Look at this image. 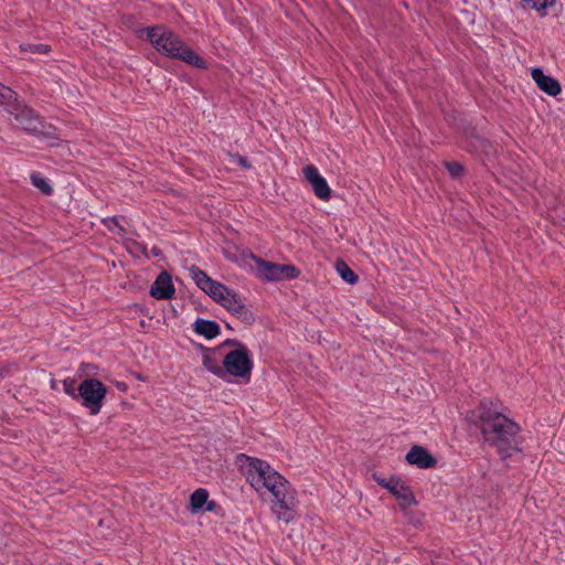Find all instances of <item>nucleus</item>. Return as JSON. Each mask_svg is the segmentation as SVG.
<instances>
[{
    "label": "nucleus",
    "mask_w": 565,
    "mask_h": 565,
    "mask_svg": "<svg viewBox=\"0 0 565 565\" xmlns=\"http://www.w3.org/2000/svg\"><path fill=\"white\" fill-rule=\"evenodd\" d=\"M203 365L211 373L217 375L221 379H224V370L222 365H220L218 361L212 356L211 351L206 350L203 354Z\"/></svg>",
    "instance_id": "obj_17"
},
{
    "label": "nucleus",
    "mask_w": 565,
    "mask_h": 565,
    "mask_svg": "<svg viewBox=\"0 0 565 565\" xmlns=\"http://www.w3.org/2000/svg\"><path fill=\"white\" fill-rule=\"evenodd\" d=\"M206 511H213L216 507V503L214 501H207L206 503Z\"/></svg>",
    "instance_id": "obj_28"
},
{
    "label": "nucleus",
    "mask_w": 565,
    "mask_h": 565,
    "mask_svg": "<svg viewBox=\"0 0 565 565\" xmlns=\"http://www.w3.org/2000/svg\"><path fill=\"white\" fill-rule=\"evenodd\" d=\"M373 479L383 488H385V484H387V479L381 477L379 473H373Z\"/></svg>",
    "instance_id": "obj_27"
},
{
    "label": "nucleus",
    "mask_w": 565,
    "mask_h": 565,
    "mask_svg": "<svg viewBox=\"0 0 565 565\" xmlns=\"http://www.w3.org/2000/svg\"><path fill=\"white\" fill-rule=\"evenodd\" d=\"M31 182L35 188H38L42 193L46 195H50L53 192V189L47 180L43 178L39 172H33L31 174Z\"/></svg>",
    "instance_id": "obj_21"
},
{
    "label": "nucleus",
    "mask_w": 565,
    "mask_h": 565,
    "mask_svg": "<svg viewBox=\"0 0 565 565\" xmlns=\"http://www.w3.org/2000/svg\"><path fill=\"white\" fill-rule=\"evenodd\" d=\"M271 476L274 478L273 481L264 486V494L266 492L271 494V511L278 520L289 523L297 515L298 501L296 500L295 491L288 480L279 472Z\"/></svg>",
    "instance_id": "obj_4"
},
{
    "label": "nucleus",
    "mask_w": 565,
    "mask_h": 565,
    "mask_svg": "<svg viewBox=\"0 0 565 565\" xmlns=\"http://www.w3.org/2000/svg\"><path fill=\"white\" fill-rule=\"evenodd\" d=\"M232 159H233L232 160L233 162H237L242 168H244V169L249 168V163L246 158L241 157V156H232Z\"/></svg>",
    "instance_id": "obj_26"
},
{
    "label": "nucleus",
    "mask_w": 565,
    "mask_h": 565,
    "mask_svg": "<svg viewBox=\"0 0 565 565\" xmlns=\"http://www.w3.org/2000/svg\"><path fill=\"white\" fill-rule=\"evenodd\" d=\"M9 113L14 114L15 120L29 134L35 136H40L43 134V125L40 118L34 114L32 109L14 105L12 109H9Z\"/></svg>",
    "instance_id": "obj_10"
},
{
    "label": "nucleus",
    "mask_w": 565,
    "mask_h": 565,
    "mask_svg": "<svg viewBox=\"0 0 565 565\" xmlns=\"http://www.w3.org/2000/svg\"><path fill=\"white\" fill-rule=\"evenodd\" d=\"M335 270L339 276L348 284L353 285L358 281V276L353 273V270L347 265L343 260H338L335 263Z\"/></svg>",
    "instance_id": "obj_19"
},
{
    "label": "nucleus",
    "mask_w": 565,
    "mask_h": 565,
    "mask_svg": "<svg viewBox=\"0 0 565 565\" xmlns=\"http://www.w3.org/2000/svg\"><path fill=\"white\" fill-rule=\"evenodd\" d=\"M110 222L114 224L116 228H118L117 233L122 232V227L118 224L117 218H111Z\"/></svg>",
    "instance_id": "obj_29"
},
{
    "label": "nucleus",
    "mask_w": 565,
    "mask_h": 565,
    "mask_svg": "<svg viewBox=\"0 0 565 565\" xmlns=\"http://www.w3.org/2000/svg\"><path fill=\"white\" fill-rule=\"evenodd\" d=\"M531 75L539 88L550 96H556L561 93L559 83L554 77L545 75L541 68H533Z\"/></svg>",
    "instance_id": "obj_13"
},
{
    "label": "nucleus",
    "mask_w": 565,
    "mask_h": 565,
    "mask_svg": "<svg viewBox=\"0 0 565 565\" xmlns=\"http://www.w3.org/2000/svg\"><path fill=\"white\" fill-rule=\"evenodd\" d=\"M406 460L408 463L422 469L433 468L437 462L436 459L420 446H413L406 455Z\"/></svg>",
    "instance_id": "obj_15"
},
{
    "label": "nucleus",
    "mask_w": 565,
    "mask_h": 565,
    "mask_svg": "<svg viewBox=\"0 0 565 565\" xmlns=\"http://www.w3.org/2000/svg\"><path fill=\"white\" fill-rule=\"evenodd\" d=\"M209 499V492L203 489H196L190 497V504L192 512H196L202 509Z\"/></svg>",
    "instance_id": "obj_18"
},
{
    "label": "nucleus",
    "mask_w": 565,
    "mask_h": 565,
    "mask_svg": "<svg viewBox=\"0 0 565 565\" xmlns=\"http://www.w3.org/2000/svg\"><path fill=\"white\" fill-rule=\"evenodd\" d=\"M77 391L82 405L88 408L92 415L98 414L106 397V386L98 380L87 379L78 385Z\"/></svg>",
    "instance_id": "obj_8"
},
{
    "label": "nucleus",
    "mask_w": 565,
    "mask_h": 565,
    "mask_svg": "<svg viewBox=\"0 0 565 565\" xmlns=\"http://www.w3.org/2000/svg\"><path fill=\"white\" fill-rule=\"evenodd\" d=\"M23 51H29L31 53H40L45 54L50 51V47L46 44H26L21 46Z\"/></svg>",
    "instance_id": "obj_24"
},
{
    "label": "nucleus",
    "mask_w": 565,
    "mask_h": 565,
    "mask_svg": "<svg viewBox=\"0 0 565 565\" xmlns=\"http://www.w3.org/2000/svg\"><path fill=\"white\" fill-rule=\"evenodd\" d=\"M62 384H63V391L67 395H70L74 399H78V391H77V387L75 386L76 381L74 379H70V377L65 379Z\"/></svg>",
    "instance_id": "obj_23"
},
{
    "label": "nucleus",
    "mask_w": 565,
    "mask_h": 565,
    "mask_svg": "<svg viewBox=\"0 0 565 565\" xmlns=\"http://www.w3.org/2000/svg\"><path fill=\"white\" fill-rule=\"evenodd\" d=\"M303 177L311 185L315 194L321 200H328L331 195V189L326 179L319 173L313 164H308L302 170Z\"/></svg>",
    "instance_id": "obj_11"
},
{
    "label": "nucleus",
    "mask_w": 565,
    "mask_h": 565,
    "mask_svg": "<svg viewBox=\"0 0 565 565\" xmlns=\"http://www.w3.org/2000/svg\"><path fill=\"white\" fill-rule=\"evenodd\" d=\"M143 32L160 54L170 58L181 60L198 68L206 67L204 60L192 49L185 45V43L174 32L166 26L157 25L147 28Z\"/></svg>",
    "instance_id": "obj_2"
},
{
    "label": "nucleus",
    "mask_w": 565,
    "mask_h": 565,
    "mask_svg": "<svg viewBox=\"0 0 565 565\" xmlns=\"http://www.w3.org/2000/svg\"><path fill=\"white\" fill-rule=\"evenodd\" d=\"M152 253H153L154 255H159V250H158L157 248H152Z\"/></svg>",
    "instance_id": "obj_30"
},
{
    "label": "nucleus",
    "mask_w": 565,
    "mask_h": 565,
    "mask_svg": "<svg viewBox=\"0 0 565 565\" xmlns=\"http://www.w3.org/2000/svg\"><path fill=\"white\" fill-rule=\"evenodd\" d=\"M476 425L484 443L495 449L502 461L521 454L519 425L500 412L489 408L487 402L480 404Z\"/></svg>",
    "instance_id": "obj_1"
},
{
    "label": "nucleus",
    "mask_w": 565,
    "mask_h": 565,
    "mask_svg": "<svg viewBox=\"0 0 565 565\" xmlns=\"http://www.w3.org/2000/svg\"><path fill=\"white\" fill-rule=\"evenodd\" d=\"M448 171L451 175L458 177L462 171V167L457 162L447 163Z\"/></svg>",
    "instance_id": "obj_25"
},
{
    "label": "nucleus",
    "mask_w": 565,
    "mask_h": 565,
    "mask_svg": "<svg viewBox=\"0 0 565 565\" xmlns=\"http://www.w3.org/2000/svg\"><path fill=\"white\" fill-rule=\"evenodd\" d=\"M189 271L196 286L215 301L220 302L228 311L244 320H248L250 318V312L244 306L242 300L226 286L213 280L196 266H191Z\"/></svg>",
    "instance_id": "obj_3"
},
{
    "label": "nucleus",
    "mask_w": 565,
    "mask_h": 565,
    "mask_svg": "<svg viewBox=\"0 0 565 565\" xmlns=\"http://www.w3.org/2000/svg\"><path fill=\"white\" fill-rule=\"evenodd\" d=\"M194 331L205 337L206 339H213L220 333V326L215 321L198 319L194 322Z\"/></svg>",
    "instance_id": "obj_16"
},
{
    "label": "nucleus",
    "mask_w": 565,
    "mask_h": 565,
    "mask_svg": "<svg viewBox=\"0 0 565 565\" xmlns=\"http://www.w3.org/2000/svg\"><path fill=\"white\" fill-rule=\"evenodd\" d=\"M524 3H526L532 9L540 12L542 15H545V10L548 7H552L555 3V0H522Z\"/></svg>",
    "instance_id": "obj_22"
},
{
    "label": "nucleus",
    "mask_w": 565,
    "mask_h": 565,
    "mask_svg": "<svg viewBox=\"0 0 565 565\" xmlns=\"http://www.w3.org/2000/svg\"><path fill=\"white\" fill-rule=\"evenodd\" d=\"M258 276L265 280L289 279L298 276V270L292 265H281L256 258Z\"/></svg>",
    "instance_id": "obj_9"
},
{
    "label": "nucleus",
    "mask_w": 565,
    "mask_h": 565,
    "mask_svg": "<svg viewBox=\"0 0 565 565\" xmlns=\"http://www.w3.org/2000/svg\"><path fill=\"white\" fill-rule=\"evenodd\" d=\"M17 102V94L8 86L0 84V105L12 109Z\"/></svg>",
    "instance_id": "obj_20"
},
{
    "label": "nucleus",
    "mask_w": 565,
    "mask_h": 565,
    "mask_svg": "<svg viewBox=\"0 0 565 565\" xmlns=\"http://www.w3.org/2000/svg\"><path fill=\"white\" fill-rule=\"evenodd\" d=\"M241 468L246 480L260 495H264V486L273 481L271 475L278 473L268 462L245 455L241 456Z\"/></svg>",
    "instance_id": "obj_7"
},
{
    "label": "nucleus",
    "mask_w": 565,
    "mask_h": 565,
    "mask_svg": "<svg viewBox=\"0 0 565 565\" xmlns=\"http://www.w3.org/2000/svg\"><path fill=\"white\" fill-rule=\"evenodd\" d=\"M174 294L171 277L161 273L150 288V295L156 299H170Z\"/></svg>",
    "instance_id": "obj_14"
},
{
    "label": "nucleus",
    "mask_w": 565,
    "mask_h": 565,
    "mask_svg": "<svg viewBox=\"0 0 565 565\" xmlns=\"http://www.w3.org/2000/svg\"><path fill=\"white\" fill-rule=\"evenodd\" d=\"M241 468L246 480L260 495H264V486L273 481L271 475L278 473L268 462L245 455L241 456Z\"/></svg>",
    "instance_id": "obj_6"
},
{
    "label": "nucleus",
    "mask_w": 565,
    "mask_h": 565,
    "mask_svg": "<svg viewBox=\"0 0 565 565\" xmlns=\"http://www.w3.org/2000/svg\"><path fill=\"white\" fill-rule=\"evenodd\" d=\"M385 489H387L393 495L396 497L403 509H406L415 503V499L411 489L396 477H390L387 479Z\"/></svg>",
    "instance_id": "obj_12"
},
{
    "label": "nucleus",
    "mask_w": 565,
    "mask_h": 565,
    "mask_svg": "<svg viewBox=\"0 0 565 565\" xmlns=\"http://www.w3.org/2000/svg\"><path fill=\"white\" fill-rule=\"evenodd\" d=\"M225 345H236L237 348L228 352L223 359L224 379L227 375L249 380L253 369V360L247 348L236 340H226Z\"/></svg>",
    "instance_id": "obj_5"
}]
</instances>
